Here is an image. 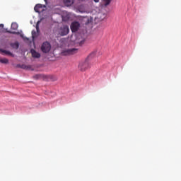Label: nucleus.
<instances>
[{
  "label": "nucleus",
  "mask_w": 181,
  "mask_h": 181,
  "mask_svg": "<svg viewBox=\"0 0 181 181\" xmlns=\"http://www.w3.org/2000/svg\"><path fill=\"white\" fill-rule=\"evenodd\" d=\"M0 63L2 64H8V63H9V59L6 58H0Z\"/></svg>",
  "instance_id": "obj_13"
},
{
  "label": "nucleus",
  "mask_w": 181,
  "mask_h": 181,
  "mask_svg": "<svg viewBox=\"0 0 181 181\" xmlns=\"http://www.w3.org/2000/svg\"><path fill=\"white\" fill-rule=\"evenodd\" d=\"M78 49L77 48H71L65 49L62 52V56H70V54H74L76 52H78Z\"/></svg>",
  "instance_id": "obj_5"
},
{
  "label": "nucleus",
  "mask_w": 181,
  "mask_h": 181,
  "mask_svg": "<svg viewBox=\"0 0 181 181\" xmlns=\"http://www.w3.org/2000/svg\"><path fill=\"white\" fill-rule=\"evenodd\" d=\"M105 6H107L109 4H111V0H104Z\"/></svg>",
  "instance_id": "obj_18"
},
{
  "label": "nucleus",
  "mask_w": 181,
  "mask_h": 181,
  "mask_svg": "<svg viewBox=\"0 0 181 181\" xmlns=\"http://www.w3.org/2000/svg\"><path fill=\"white\" fill-rule=\"evenodd\" d=\"M10 46L12 47V49H19V42H11L10 44Z\"/></svg>",
  "instance_id": "obj_11"
},
{
  "label": "nucleus",
  "mask_w": 181,
  "mask_h": 181,
  "mask_svg": "<svg viewBox=\"0 0 181 181\" xmlns=\"http://www.w3.org/2000/svg\"><path fill=\"white\" fill-rule=\"evenodd\" d=\"M18 23H12V24H11L12 30H16V29H18Z\"/></svg>",
  "instance_id": "obj_15"
},
{
  "label": "nucleus",
  "mask_w": 181,
  "mask_h": 181,
  "mask_svg": "<svg viewBox=\"0 0 181 181\" xmlns=\"http://www.w3.org/2000/svg\"><path fill=\"white\" fill-rule=\"evenodd\" d=\"M96 53L97 52L94 51L88 57V58L85 61L79 63L78 69L80 70V71H86V70H87L88 69H90V59H91L92 57H94Z\"/></svg>",
  "instance_id": "obj_2"
},
{
  "label": "nucleus",
  "mask_w": 181,
  "mask_h": 181,
  "mask_svg": "<svg viewBox=\"0 0 181 181\" xmlns=\"http://www.w3.org/2000/svg\"><path fill=\"white\" fill-rule=\"evenodd\" d=\"M44 1L45 2L46 5H47V0H44Z\"/></svg>",
  "instance_id": "obj_22"
},
{
  "label": "nucleus",
  "mask_w": 181,
  "mask_h": 181,
  "mask_svg": "<svg viewBox=\"0 0 181 181\" xmlns=\"http://www.w3.org/2000/svg\"><path fill=\"white\" fill-rule=\"evenodd\" d=\"M0 53L2 54H6L7 56H11V57H15V54H13L11 51L6 50L4 49H0Z\"/></svg>",
  "instance_id": "obj_8"
},
{
  "label": "nucleus",
  "mask_w": 181,
  "mask_h": 181,
  "mask_svg": "<svg viewBox=\"0 0 181 181\" xmlns=\"http://www.w3.org/2000/svg\"><path fill=\"white\" fill-rule=\"evenodd\" d=\"M76 12H80L81 13H87V6L84 4H81L78 6Z\"/></svg>",
  "instance_id": "obj_7"
},
{
  "label": "nucleus",
  "mask_w": 181,
  "mask_h": 181,
  "mask_svg": "<svg viewBox=\"0 0 181 181\" xmlns=\"http://www.w3.org/2000/svg\"><path fill=\"white\" fill-rule=\"evenodd\" d=\"M69 32L70 28H69L68 25H62L59 30V33L61 36H66V35H69Z\"/></svg>",
  "instance_id": "obj_4"
},
{
  "label": "nucleus",
  "mask_w": 181,
  "mask_h": 181,
  "mask_svg": "<svg viewBox=\"0 0 181 181\" xmlns=\"http://www.w3.org/2000/svg\"><path fill=\"white\" fill-rule=\"evenodd\" d=\"M52 49V45L49 42H45L41 46V50L43 53H49Z\"/></svg>",
  "instance_id": "obj_3"
},
{
  "label": "nucleus",
  "mask_w": 181,
  "mask_h": 181,
  "mask_svg": "<svg viewBox=\"0 0 181 181\" xmlns=\"http://www.w3.org/2000/svg\"><path fill=\"white\" fill-rule=\"evenodd\" d=\"M94 2H95L96 4L100 2V0H94Z\"/></svg>",
  "instance_id": "obj_20"
},
{
  "label": "nucleus",
  "mask_w": 181,
  "mask_h": 181,
  "mask_svg": "<svg viewBox=\"0 0 181 181\" xmlns=\"http://www.w3.org/2000/svg\"><path fill=\"white\" fill-rule=\"evenodd\" d=\"M102 15H103V18L102 19H104L105 18V16H107V15L105 13L102 14Z\"/></svg>",
  "instance_id": "obj_19"
},
{
  "label": "nucleus",
  "mask_w": 181,
  "mask_h": 181,
  "mask_svg": "<svg viewBox=\"0 0 181 181\" xmlns=\"http://www.w3.org/2000/svg\"><path fill=\"white\" fill-rule=\"evenodd\" d=\"M80 1H86V0H80Z\"/></svg>",
  "instance_id": "obj_23"
},
{
  "label": "nucleus",
  "mask_w": 181,
  "mask_h": 181,
  "mask_svg": "<svg viewBox=\"0 0 181 181\" xmlns=\"http://www.w3.org/2000/svg\"><path fill=\"white\" fill-rule=\"evenodd\" d=\"M57 13L60 14V13H62V11H60V10H58V12Z\"/></svg>",
  "instance_id": "obj_21"
},
{
  "label": "nucleus",
  "mask_w": 181,
  "mask_h": 181,
  "mask_svg": "<svg viewBox=\"0 0 181 181\" xmlns=\"http://www.w3.org/2000/svg\"><path fill=\"white\" fill-rule=\"evenodd\" d=\"M64 3L66 6H71L74 4V0H64Z\"/></svg>",
  "instance_id": "obj_12"
},
{
  "label": "nucleus",
  "mask_w": 181,
  "mask_h": 181,
  "mask_svg": "<svg viewBox=\"0 0 181 181\" xmlns=\"http://www.w3.org/2000/svg\"><path fill=\"white\" fill-rule=\"evenodd\" d=\"M31 54L33 56V57H34V59H40V53L36 52V50L35 49H31Z\"/></svg>",
  "instance_id": "obj_9"
},
{
  "label": "nucleus",
  "mask_w": 181,
  "mask_h": 181,
  "mask_svg": "<svg viewBox=\"0 0 181 181\" xmlns=\"http://www.w3.org/2000/svg\"><path fill=\"white\" fill-rule=\"evenodd\" d=\"M23 68L26 69V70H33L31 66H23Z\"/></svg>",
  "instance_id": "obj_17"
},
{
  "label": "nucleus",
  "mask_w": 181,
  "mask_h": 181,
  "mask_svg": "<svg viewBox=\"0 0 181 181\" xmlns=\"http://www.w3.org/2000/svg\"><path fill=\"white\" fill-rule=\"evenodd\" d=\"M34 11L39 13L40 16L41 17L40 20L37 22L36 25V30L37 32H39V24L40 22H42L46 18L43 16H46V5H42V4H37L34 7Z\"/></svg>",
  "instance_id": "obj_1"
},
{
  "label": "nucleus",
  "mask_w": 181,
  "mask_h": 181,
  "mask_svg": "<svg viewBox=\"0 0 181 181\" xmlns=\"http://www.w3.org/2000/svg\"><path fill=\"white\" fill-rule=\"evenodd\" d=\"M84 42H86V40L84 38H81L79 40H76V42L78 43L79 46H83V45H84Z\"/></svg>",
  "instance_id": "obj_14"
},
{
  "label": "nucleus",
  "mask_w": 181,
  "mask_h": 181,
  "mask_svg": "<svg viewBox=\"0 0 181 181\" xmlns=\"http://www.w3.org/2000/svg\"><path fill=\"white\" fill-rule=\"evenodd\" d=\"M7 32H8V33H12L13 35H20L21 37H22L23 39H26L28 40V37H23V33H22V31L16 32V31L8 30Z\"/></svg>",
  "instance_id": "obj_10"
},
{
  "label": "nucleus",
  "mask_w": 181,
  "mask_h": 181,
  "mask_svg": "<svg viewBox=\"0 0 181 181\" xmlns=\"http://www.w3.org/2000/svg\"><path fill=\"white\" fill-rule=\"evenodd\" d=\"M36 35H37L36 31L33 30V31H32V37H33V40H35V37H36Z\"/></svg>",
  "instance_id": "obj_16"
},
{
  "label": "nucleus",
  "mask_w": 181,
  "mask_h": 181,
  "mask_svg": "<svg viewBox=\"0 0 181 181\" xmlns=\"http://www.w3.org/2000/svg\"><path fill=\"white\" fill-rule=\"evenodd\" d=\"M78 29H80V23H78L77 21H74L71 24V32H73V33L77 32V30H78Z\"/></svg>",
  "instance_id": "obj_6"
}]
</instances>
